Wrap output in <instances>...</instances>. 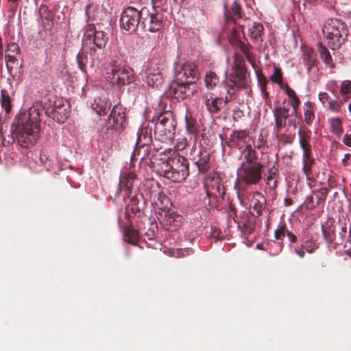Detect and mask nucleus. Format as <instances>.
Masks as SVG:
<instances>
[{
  "mask_svg": "<svg viewBox=\"0 0 351 351\" xmlns=\"http://www.w3.org/2000/svg\"><path fill=\"white\" fill-rule=\"evenodd\" d=\"M43 109L33 106L29 109L28 114H24L16 119L12 125H15L14 132L18 143L22 147L34 145L36 142L37 134L39 132L38 122Z\"/></svg>",
  "mask_w": 351,
  "mask_h": 351,
  "instance_id": "1",
  "label": "nucleus"
},
{
  "mask_svg": "<svg viewBox=\"0 0 351 351\" xmlns=\"http://www.w3.org/2000/svg\"><path fill=\"white\" fill-rule=\"evenodd\" d=\"M189 163L186 158L177 156L169 158L163 163L161 167V173L163 176L172 182H181L184 180L189 174Z\"/></svg>",
  "mask_w": 351,
  "mask_h": 351,
  "instance_id": "2",
  "label": "nucleus"
},
{
  "mask_svg": "<svg viewBox=\"0 0 351 351\" xmlns=\"http://www.w3.org/2000/svg\"><path fill=\"white\" fill-rule=\"evenodd\" d=\"M323 34L328 46L336 49L339 48L348 36L346 25L337 19H328L323 27Z\"/></svg>",
  "mask_w": 351,
  "mask_h": 351,
  "instance_id": "3",
  "label": "nucleus"
},
{
  "mask_svg": "<svg viewBox=\"0 0 351 351\" xmlns=\"http://www.w3.org/2000/svg\"><path fill=\"white\" fill-rule=\"evenodd\" d=\"M105 70L106 80L119 88L130 84L135 81L133 69L126 65L117 64L115 61L110 62Z\"/></svg>",
  "mask_w": 351,
  "mask_h": 351,
  "instance_id": "4",
  "label": "nucleus"
},
{
  "mask_svg": "<svg viewBox=\"0 0 351 351\" xmlns=\"http://www.w3.org/2000/svg\"><path fill=\"white\" fill-rule=\"evenodd\" d=\"M152 121L155 122L154 133L161 141H171L174 138L177 122L171 111L160 112L153 117Z\"/></svg>",
  "mask_w": 351,
  "mask_h": 351,
  "instance_id": "5",
  "label": "nucleus"
},
{
  "mask_svg": "<svg viewBox=\"0 0 351 351\" xmlns=\"http://www.w3.org/2000/svg\"><path fill=\"white\" fill-rule=\"evenodd\" d=\"M205 189L206 196L203 198L204 205L210 208H217L219 206V197L224 199L226 195V187L221 183L219 175L208 177Z\"/></svg>",
  "mask_w": 351,
  "mask_h": 351,
  "instance_id": "6",
  "label": "nucleus"
},
{
  "mask_svg": "<svg viewBox=\"0 0 351 351\" xmlns=\"http://www.w3.org/2000/svg\"><path fill=\"white\" fill-rule=\"evenodd\" d=\"M237 197L240 201V203L245 206V200L247 199L250 201V208L253 211L250 212L254 217H258L261 215L262 212L265 208L266 206V198L260 192H248L243 187L236 188Z\"/></svg>",
  "mask_w": 351,
  "mask_h": 351,
  "instance_id": "7",
  "label": "nucleus"
},
{
  "mask_svg": "<svg viewBox=\"0 0 351 351\" xmlns=\"http://www.w3.org/2000/svg\"><path fill=\"white\" fill-rule=\"evenodd\" d=\"M263 165L240 166L237 169L238 178L234 182V189L243 187L239 184L243 182L247 185H256L262 179V170Z\"/></svg>",
  "mask_w": 351,
  "mask_h": 351,
  "instance_id": "8",
  "label": "nucleus"
},
{
  "mask_svg": "<svg viewBox=\"0 0 351 351\" xmlns=\"http://www.w3.org/2000/svg\"><path fill=\"white\" fill-rule=\"evenodd\" d=\"M141 27L145 31L156 32L162 29L165 25L164 16L162 13L151 12L147 8H142Z\"/></svg>",
  "mask_w": 351,
  "mask_h": 351,
  "instance_id": "9",
  "label": "nucleus"
},
{
  "mask_svg": "<svg viewBox=\"0 0 351 351\" xmlns=\"http://www.w3.org/2000/svg\"><path fill=\"white\" fill-rule=\"evenodd\" d=\"M142 9L138 10L133 7H128L121 14V27L129 34L134 33L138 26L141 27Z\"/></svg>",
  "mask_w": 351,
  "mask_h": 351,
  "instance_id": "10",
  "label": "nucleus"
},
{
  "mask_svg": "<svg viewBox=\"0 0 351 351\" xmlns=\"http://www.w3.org/2000/svg\"><path fill=\"white\" fill-rule=\"evenodd\" d=\"M199 73L194 62L177 64L175 68V80L180 83H193L198 80Z\"/></svg>",
  "mask_w": 351,
  "mask_h": 351,
  "instance_id": "11",
  "label": "nucleus"
},
{
  "mask_svg": "<svg viewBox=\"0 0 351 351\" xmlns=\"http://www.w3.org/2000/svg\"><path fill=\"white\" fill-rule=\"evenodd\" d=\"M152 143V128L148 125L143 126L138 132L134 155L141 156L143 159L148 155Z\"/></svg>",
  "mask_w": 351,
  "mask_h": 351,
  "instance_id": "12",
  "label": "nucleus"
},
{
  "mask_svg": "<svg viewBox=\"0 0 351 351\" xmlns=\"http://www.w3.org/2000/svg\"><path fill=\"white\" fill-rule=\"evenodd\" d=\"M108 36L103 31L96 30L93 24H88L86 26L83 36V45L88 43H93L97 48L103 49L106 45Z\"/></svg>",
  "mask_w": 351,
  "mask_h": 351,
  "instance_id": "13",
  "label": "nucleus"
},
{
  "mask_svg": "<svg viewBox=\"0 0 351 351\" xmlns=\"http://www.w3.org/2000/svg\"><path fill=\"white\" fill-rule=\"evenodd\" d=\"M197 90V87L195 84L191 83H180L175 79L171 84L169 93L171 96L178 99H184L193 95Z\"/></svg>",
  "mask_w": 351,
  "mask_h": 351,
  "instance_id": "14",
  "label": "nucleus"
},
{
  "mask_svg": "<svg viewBox=\"0 0 351 351\" xmlns=\"http://www.w3.org/2000/svg\"><path fill=\"white\" fill-rule=\"evenodd\" d=\"M145 82L148 86L158 88L163 82V76L161 70L156 63L148 62L145 69Z\"/></svg>",
  "mask_w": 351,
  "mask_h": 351,
  "instance_id": "15",
  "label": "nucleus"
},
{
  "mask_svg": "<svg viewBox=\"0 0 351 351\" xmlns=\"http://www.w3.org/2000/svg\"><path fill=\"white\" fill-rule=\"evenodd\" d=\"M234 223L237 224L238 229L241 230V233L245 237L252 234L256 226V221L252 219L250 213L242 211L239 215L234 217Z\"/></svg>",
  "mask_w": 351,
  "mask_h": 351,
  "instance_id": "16",
  "label": "nucleus"
},
{
  "mask_svg": "<svg viewBox=\"0 0 351 351\" xmlns=\"http://www.w3.org/2000/svg\"><path fill=\"white\" fill-rule=\"evenodd\" d=\"M329 190L327 187H322L318 190L312 191V194L307 196L305 200V206L308 210H313L321 204H324L327 197Z\"/></svg>",
  "mask_w": 351,
  "mask_h": 351,
  "instance_id": "17",
  "label": "nucleus"
},
{
  "mask_svg": "<svg viewBox=\"0 0 351 351\" xmlns=\"http://www.w3.org/2000/svg\"><path fill=\"white\" fill-rule=\"evenodd\" d=\"M233 73L230 74L228 80L234 85H238L243 88H246L247 80V68L245 64L232 66Z\"/></svg>",
  "mask_w": 351,
  "mask_h": 351,
  "instance_id": "18",
  "label": "nucleus"
},
{
  "mask_svg": "<svg viewBox=\"0 0 351 351\" xmlns=\"http://www.w3.org/2000/svg\"><path fill=\"white\" fill-rule=\"evenodd\" d=\"M183 217L173 211L168 210L165 213L163 218L160 223L169 231H176L178 230L182 223Z\"/></svg>",
  "mask_w": 351,
  "mask_h": 351,
  "instance_id": "19",
  "label": "nucleus"
},
{
  "mask_svg": "<svg viewBox=\"0 0 351 351\" xmlns=\"http://www.w3.org/2000/svg\"><path fill=\"white\" fill-rule=\"evenodd\" d=\"M125 121V113L121 107L115 106L110 112L108 120V127L111 129L119 130L123 127Z\"/></svg>",
  "mask_w": 351,
  "mask_h": 351,
  "instance_id": "20",
  "label": "nucleus"
},
{
  "mask_svg": "<svg viewBox=\"0 0 351 351\" xmlns=\"http://www.w3.org/2000/svg\"><path fill=\"white\" fill-rule=\"evenodd\" d=\"M150 201L155 204L158 208H167L169 199L165 194L161 191L159 184L156 182L152 184L149 191Z\"/></svg>",
  "mask_w": 351,
  "mask_h": 351,
  "instance_id": "21",
  "label": "nucleus"
},
{
  "mask_svg": "<svg viewBox=\"0 0 351 351\" xmlns=\"http://www.w3.org/2000/svg\"><path fill=\"white\" fill-rule=\"evenodd\" d=\"M136 174L132 171L128 170L121 172L119 178V189L121 190L124 189L127 191L128 196L132 195V190L134 183L136 182Z\"/></svg>",
  "mask_w": 351,
  "mask_h": 351,
  "instance_id": "22",
  "label": "nucleus"
},
{
  "mask_svg": "<svg viewBox=\"0 0 351 351\" xmlns=\"http://www.w3.org/2000/svg\"><path fill=\"white\" fill-rule=\"evenodd\" d=\"M300 147L302 150V155L313 154L311 141V132L308 129L300 128L298 130Z\"/></svg>",
  "mask_w": 351,
  "mask_h": 351,
  "instance_id": "23",
  "label": "nucleus"
},
{
  "mask_svg": "<svg viewBox=\"0 0 351 351\" xmlns=\"http://www.w3.org/2000/svg\"><path fill=\"white\" fill-rule=\"evenodd\" d=\"M14 95V93L10 85L8 88H2L1 90V105L6 114H9L12 110Z\"/></svg>",
  "mask_w": 351,
  "mask_h": 351,
  "instance_id": "24",
  "label": "nucleus"
},
{
  "mask_svg": "<svg viewBox=\"0 0 351 351\" xmlns=\"http://www.w3.org/2000/svg\"><path fill=\"white\" fill-rule=\"evenodd\" d=\"M197 159L195 157L192 158L194 160L195 165L197 167L199 172L206 173L210 169V154L206 151L199 150L197 153Z\"/></svg>",
  "mask_w": 351,
  "mask_h": 351,
  "instance_id": "25",
  "label": "nucleus"
},
{
  "mask_svg": "<svg viewBox=\"0 0 351 351\" xmlns=\"http://www.w3.org/2000/svg\"><path fill=\"white\" fill-rule=\"evenodd\" d=\"M243 160L241 164V166L248 165H255L256 164H261L258 162V154L256 150L252 147L251 145H247L242 152Z\"/></svg>",
  "mask_w": 351,
  "mask_h": 351,
  "instance_id": "26",
  "label": "nucleus"
},
{
  "mask_svg": "<svg viewBox=\"0 0 351 351\" xmlns=\"http://www.w3.org/2000/svg\"><path fill=\"white\" fill-rule=\"evenodd\" d=\"M315 162L313 154L302 155V172L308 181H314L312 168Z\"/></svg>",
  "mask_w": 351,
  "mask_h": 351,
  "instance_id": "27",
  "label": "nucleus"
},
{
  "mask_svg": "<svg viewBox=\"0 0 351 351\" xmlns=\"http://www.w3.org/2000/svg\"><path fill=\"white\" fill-rule=\"evenodd\" d=\"M283 89L285 90L286 94L289 97V104L291 105L293 108L291 115L296 116L301 103L300 99L296 95L295 90H293L287 84L285 85Z\"/></svg>",
  "mask_w": 351,
  "mask_h": 351,
  "instance_id": "28",
  "label": "nucleus"
},
{
  "mask_svg": "<svg viewBox=\"0 0 351 351\" xmlns=\"http://www.w3.org/2000/svg\"><path fill=\"white\" fill-rule=\"evenodd\" d=\"M302 59L304 63L307 66V72L309 73L317 62L316 58V53L311 47H304L303 49Z\"/></svg>",
  "mask_w": 351,
  "mask_h": 351,
  "instance_id": "29",
  "label": "nucleus"
},
{
  "mask_svg": "<svg viewBox=\"0 0 351 351\" xmlns=\"http://www.w3.org/2000/svg\"><path fill=\"white\" fill-rule=\"evenodd\" d=\"M205 105L209 112L217 114L223 107V98L213 97V95H210V98H206Z\"/></svg>",
  "mask_w": 351,
  "mask_h": 351,
  "instance_id": "30",
  "label": "nucleus"
},
{
  "mask_svg": "<svg viewBox=\"0 0 351 351\" xmlns=\"http://www.w3.org/2000/svg\"><path fill=\"white\" fill-rule=\"evenodd\" d=\"M225 16L228 21H235L237 19H241V8L237 1H234L230 10H226Z\"/></svg>",
  "mask_w": 351,
  "mask_h": 351,
  "instance_id": "31",
  "label": "nucleus"
},
{
  "mask_svg": "<svg viewBox=\"0 0 351 351\" xmlns=\"http://www.w3.org/2000/svg\"><path fill=\"white\" fill-rule=\"evenodd\" d=\"M186 130L188 134L196 136L199 133V126L196 119L191 113L186 112L185 115Z\"/></svg>",
  "mask_w": 351,
  "mask_h": 351,
  "instance_id": "32",
  "label": "nucleus"
},
{
  "mask_svg": "<svg viewBox=\"0 0 351 351\" xmlns=\"http://www.w3.org/2000/svg\"><path fill=\"white\" fill-rule=\"evenodd\" d=\"M258 86L261 88V94L264 99L269 98V93L267 91V84L268 80L264 75L261 69H258L256 71Z\"/></svg>",
  "mask_w": 351,
  "mask_h": 351,
  "instance_id": "33",
  "label": "nucleus"
},
{
  "mask_svg": "<svg viewBox=\"0 0 351 351\" xmlns=\"http://www.w3.org/2000/svg\"><path fill=\"white\" fill-rule=\"evenodd\" d=\"M279 171L277 168L273 167L268 170V174L265 179L266 184L270 189H275L277 187Z\"/></svg>",
  "mask_w": 351,
  "mask_h": 351,
  "instance_id": "34",
  "label": "nucleus"
},
{
  "mask_svg": "<svg viewBox=\"0 0 351 351\" xmlns=\"http://www.w3.org/2000/svg\"><path fill=\"white\" fill-rule=\"evenodd\" d=\"M238 46L239 49L243 52L244 56H245L247 61L252 65L253 67L255 66V56L254 53L251 51V49L252 47L249 43H245L243 41L239 40Z\"/></svg>",
  "mask_w": 351,
  "mask_h": 351,
  "instance_id": "35",
  "label": "nucleus"
},
{
  "mask_svg": "<svg viewBox=\"0 0 351 351\" xmlns=\"http://www.w3.org/2000/svg\"><path fill=\"white\" fill-rule=\"evenodd\" d=\"M315 104L311 101H306L304 104V121L308 125H311L315 119Z\"/></svg>",
  "mask_w": 351,
  "mask_h": 351,
  "instance_id": "36",
  "label": "nucleus"
},
{
  "mask_svg": "<svg viewBox=\"0 0 351 351\" xmlns=\"http://www.w3.org/2000/svg\"><path fill=\"white\" fill-rule=\"evenodd\" d=\"M139 239L138 232L130 227L124 228L123 240L132 245H136Z\"/></svg>",
  "mask_w": 351,
  "mask_h": 351,
  "instance_id": "37",
  "label": "nucleus"
},
{
  "mask_svg": "<svg viewBox=\"0 0 351 351\" xmlns=\"http://www.w3.org/2000/svg\"><path fill=\"white\" fill-rule=\"evenodd\" d=\"M139 201L140 199L138 195L132 196L130 199V202L126 207L125 210L127 211L130 210L134 215L140 213L141 210L143 209L144 202L140 204Z\"/></svg>",
  "mask_w": 351,
  "mask_h": 351,
  "instance_id": "38",
  "label": "nucleus"
},
{
  "mask_svg": "<svg viewBox=\"0 0 351 351\" xmlns=\"http://www.w3.org/2000/svg\"><path fill=\"white\" fill-rule=\"evenodd\" d=\"M204 82L206 88L212 90L219 84V78L215 73L209 71L205 75Z\"/></svg>",
  "mask_w": 351,
  "mask_h": 351,
  "instance_id": "39",
  "label": "nucleus"
},
{
  "mask_svg": "<svg viewBox=\"0 0 351 351\" xmlns=\"http://www.w3.org/2000/svg\"><path fill=\"white\" fill-rule=\"evenodd\" d=\"M322 230L324 240L328 243H332L335 239V227L328 224L324 225L322 226Z\"/></svg>",
  "mask_w": 351,
  "mask_h": 351,
  "instance_id": "40",
  "label": "nucleus"
},
{
  "mask_svg": "<svg viewBox=\"0 0 351 351\" xmlns=\"http://www.w3.org/2000/svg\"><path fill=\"white\" fill-rule=\"evenodd\" d=\"M248 135L246 130H233L230 134V141L233 145H238L240 141L245 139Z\"/></svg>",
  "mask_w": 351,
  "mask_h": 351,
  "instance_id": "41",
  "label": "nucleus"
},
{
  "mask_svg": "<svg viewBox=\"0 0 351 351\" xmlns=\"http://www.w3.org/2000/svg\"><path fill=\"white\" fill-rule=\"evenodd\" d=\"M93 109L99 115H104L107 113L108 110L110 108V104L105 100L99 99L98 101H96Z\"/></svg>",
  "mask_w": 351,
  "mask_h": 351,
  "instance_id": "42",
  "label": "nucleus"
},
{
  "mask_svg": "<svg viewBox=\"0 0 351 351\" xmlns=\"http://www.w3.org/2000/svg\"><path fill=\"white\" fill-rule=\"evenodd\" d=\"M271 81L280 86L283 89L285 84H283V74L281 69L277 66L274 67L273 74L269 77Z\"/></svg>",
  "mask_w": 351,
  "mask_h": 351,
  "instance_id": "43",
  "label": "nucleus"
},
{
  "mask_svg": "<svg viewBox=\"0 0 351 351\" xmlns=\"http://www.w3.org/2000/svg\"><path fill=\"white\" fill-rule=\"evenodd\" d=\"M318 51L322 60L327 64L330 65L332 63V58L327 48L322 43L318 45Z\"/></svg>",
  "mask_w": 351,
  "mask_h": 351,
  "instance_id": "44",
  "label": "nucleus"
},
{
  "mask_svg": "<svg viewBox=\"0 0 351 351\" xmlns=\"http://www.w3.org/2000/svg\"><path fill=\"white\" fill-rule=\"evenodd\" d=\"M331 132L336 135H341L343 132L342 121L340 118H332L330 120Z\"/></svg>",
  "mask_w": 351,
  "mask_h": 351,
  "instance_id": "45",
  "label": "nucleus"
},
{
  "mask_svg": "<svg viewBox=\"0 0 351 351\" xmlns=\"http://www.w3.org/2000/svg\"><path fill=\"white\" fill-rule=\"evenodd\" d=\"M264 28L260 23H254L252 29H250L249 35L253 40H256L262 36Z\"/></svg>",
  "mask_w": 351,
  "mask_h": 351,
  "instance_id": "46",
  "label": "nucleus"
},
{
  "mask_svg": "<svg viewBox=\"0 0 351 351\" xmlns=\"http://www.w3.org/2000/svg\"><path fill=\"white\" fill-rule=\"evenodd\" d=\"M76 60L79 69L84 73H86V64L88 62V56L83 51H80L77 56Z\"/></svg>",
  "mask_w": 351,
  "mask_h": 351,
  "instance_id": "47",
  "label": "nucleus"
},
{
  "mask_svg": "<svg viewBox=\"0 0 351 351\" xmlns=\"http://www.w3.org/2000/svg\"><path fill=\"white\" fill-rule=\"evenodd\" d=\"M287 99H285L282 102V104L285 105ZM289 109L288 107H286L285 106H278L274 110V116H278V117H282L287 119L289 116Z\"/></svg>",
  "mask_w": 351,
  "mask_h": 351,
  "instance_id": "48",
  "label": "nucleus"
},
{
  "mask_svg": "<svg viewBox=\"0 0 351 351\" xmlns=\"http://www.w3.org/2000/svg\"><path fill=\"white\" fill-rule=\"evenodd\" d=\"M289 230L285 224H281L275 230L274 237L277 240H282L288 234Z\"/></svg>",
  "mask_w": 351,
  "mask_h": 351,
  "instance_id": "49",
  "label": "nucleus"
},
{
  "mask_svg": "<svg viewBox=\"0 0 351 351\" xmlns=\"http://www.w3.org/2000/svg\"><path fill=\"white\" fill-rule=\"evenodd\" d=\"M5 58L7 69L10 72H11L13 69L12 64L15 63L17 64L19 63L18 59L14 56L10 54H6Z\"/></svg>",
  "mask_w": 351,
  "mask_h": 351,
  "instance_id": "50",
  "label": "nucleus"
},
{
  "mask_svg": "<svg viewBox=\"0 0 351 351\" xmlns=\"http://www.w3.org/2000/svg\"><path fill=\"white\" fill-rule=\"evenodd\" d=\"M340 93L342 95H348L351 93V81L344 80L341 82Z\"/></svg>",
  "mask_w": 351,
  "mask_h": 351,
  "instance_id": "51",
  "label": "nucleus"
},
{
  "mask_svg": "<svg viewBox=\"0 0 351 351\" xmlns=\"http://www.w3.org/2000/svg\"><path fill=\"white\" fill-rule=\"evenodd\" d=\"M341 104H342V102H341V101L331 99V100H330L327 106L330 110H331L334 112H339L341 110Z\"/></svg>",
  "mask_w": 351,
  "mask_h": 351,
  "instance_id": "52",
  "label": "nucleus"
},
{
  "mask_svg": "<svg viewBox=\"0 0 351 351\" xmlns=\"http://www.w3.org/2000/svg\"><path fill=\"white\" fill-rule=\"evenodd\" d=\"M305 251L308 253H313L315 252V249L318 247V246L311 241H306L304 244H302Z\"/></svg>",
  "mask_w": 351,
  "mask_h": 351,
  "instance_id": "53",
  "label": "nucleus"
},
{
  "mask_svg": "<svg viewBox=\"0 0 351 351\" xmlns=\"http://www.w3.org/2000/svg\"><path fill=\"white\" fill-rule=\"evenodd\" d=\"M223 85L227 90V94L230 96L235 97L236 94V89L235 86H237L238 88H240L238 85H234V83H231V84H229L228 82H224Z\"/></svg>",
  "mask_w": 351,
  "mask_h": 351,
  "instance_id": "54",
  "label": "nucleus"
},
{
  "mask_svg": "<svg viewBox=\"0 0 351 351\" xmlns=\"http://www.w3.org/2000/svg\"><path fill=\"white\" fill-rule=\"evenodd\" d=\"M274 119L276 128L277 131H279L286 125V119L278 116H274Z\"/></svg>",
  "mask_w": 351,
  "mask_h": 351,
  "instance_id": "55",
  "label": "nucleus"
},
{
  "mask_svg": "<svg viewBox=\"0 0 351 351\" xmlns=\"http://www.w3.org/2000/svg\"><path fill=\"white\" fill-rule=\"evenodd\" d=\"M266 144V140L264 138L263 134H260L258 135V139L256 141V144L254 145V147L258 149H261Z\"/></svg>",
  "mask_w": 351,
  "mask_h": 351,
  "instance_id": "56",
  "label": "nucleus"
},
{
  "mask_svg": "<svg viewBox=\"0 0 351 351\" xmlns=\"http://www.w3.org/2000/svg\"><path fill=\"white\" fill-rule=\"evenodd\" d=\"M245 64L244 58L242 54L235 53L234 56L233 66Z\"/></svg>",
  "mask_w": 351,
  "mask_h": 351,
  "instance_id": "57",
  "label": "nucleus"
},
{
  "mask_svg": "<svg viewBox=\"0 0 351 351\" xmlns=\"http://www.w3.org/2000/svg\"><path fill=\"white\" fill-rule=\"evenodd\" d=\"M319 99L324 106H326V104H328L330 100H331L328 94L325 92H322L319 94Z\"/></svg>",
  "mask_w": 351,
  "mask_h": 351,
  "instance_id": "58",
  "label": "nucleus"
},
{
  "mask_svg": "<svg viewBox=\"0 0 351 351\" xmlns=\"http://www.w3.org/2000/svg\"><path fill=\"white\" fill-rule=\"evenodd\" d=\"M211 237L217 240H221L223 238L221 230L217 228H212Z\"/></svg>",
  "mask_w": 351,
  "mask_h": 351,
  "instance_id": "59",
  "label": "nucleus"
},
{
  "mask_svg": "<svg viewBox=\"0 0 351 351\" xmlns=\"http://www.w3.org/2000/svg\"><path fill=\"white\" fill-rule=\"evenodd\" d=\"M228 209L229 210V216L234 220V217L237 215V208L232 202H229Z\"/></svg>",
  "mask_w": 351,
  "mask_h": 351,
  "instance_id": "60",
  "label": "nucleus"
},
{
  "mask_svg": "<svg viewBox=\"0 0 351 351\" xmlns=\"http://www.w3.org/2000/svg\"><path fill=\"white\" fill-rule=\"evenodd\" d=\"M342 164L343 166H351V154H346L342 159Z\"/></svg>",
  "mask_w": 351,
  "mask_h": 351,
  "instance_id": "61",
  "label": "nucleus"
},
{
  "mask_svg": "<svg viewBox=\"0 0 351 351\" xmlns=\"http://www.w3.org/2000/svg\"><path fill=\"white\" fill-rule=\"evenodd\" d=\"M6 50L7 51H12V52H18V51L19 50V47L18 46L17 44H16L15 43H10L7 45L6 47Z\"/></svg>",
  "mask_w": 351,
  "mask_h": 351,
  "instance_id": "62",
  "label": "nucleus"
},
{
  "mask_svg": "<svg viewBox=\"0 0 351 351\" xmlns=\"http://www.w3.org/2000/svg\"><path fill=\"white\" fill-rule=\"evenodd\" d=\"M167 0H151L153 8H160L167 3Z\"/></svg>",
  "mask_w": 351,
  "mask_h": 351,
  "instance_id": "63",
  "label": "nucleus"
},
{
  "mask_svg": "<svg viewBox=\"0 0 351 351\" xmlns=\"http://www.w3.org/2000/svg\"><path fill=\"white\" fill-rule=\"evenodd\" d=\"M343 142L345 145L351 147V135L345 134L343 138Z\"/></svg>",
  "mask_w": 351,
  "mask_h": 351,
  "instance_id": "64",
  "label": "nucleus"
}]
</instances>
